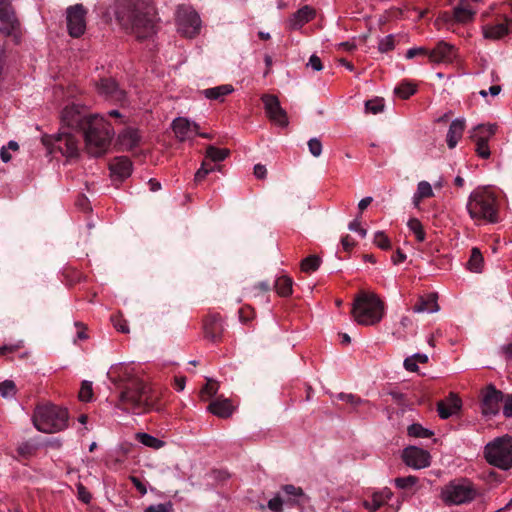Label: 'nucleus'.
Listing matches in <instances>:
<instances>
[{"label": "nucleus", "instance_id": "obj_1", "mask_svg": "<svg viewBox=\"0 0 512 512\" xmlns=\"http://www.w3.org/2000/svg\"><path fill=\"white\" fill-rule=\"evenodd\" d=\"M61 121L68 128L83 132L85 150L90 156L100 157L108 151L114 131L104 117L87 115L82 107L72 104L63 109Z\"/></svg>", "mask_w": 512, "mask_h": 512}, {"label": "nucleus", "instance_id": "obj_2", "mask_svg": "<svg viewBox=\"0 0 512 512\" xmlns=\"http://www.w3.org/2000/svg\"><path fill=\"white\" fill-rule=\"evenodd\" d=\"M112 382L121 389L118 407L125 411L141 414L150 408L149 388L134 373L130 365L119 363L109 373Z\"/></svg>", "mask_w": 512, "mask_h": 512}, {"label": "nucleus", "instance_id": "obj_3", "mask_svg": "<svg viewBox=\"0 0 512 512\" xmlns=\"http://www.w3.org/2000/svg\"><path fill=\"white\" fill-rule=\"evenodd\" d=\"M116 18L138 39H147L156 33V16L150 0H121Z\"/></svg>", "mask_w": 512, "mask_h": 512}, {"label": "nucleus", "instance_id": "obj_4", "mask_svg": "<svg viewBox=\"0 0 512 512\" xmlns=\"http://www.w3.org/2000/svg\"><path fill=\"white\" fill-rule=\"evenodd\" d=\"M351 314L357 324L374 326L384 317V302L373 292L361 291L354 299Z\"/></svg>", "mask_w": 512, "mask_h": 512}, {"label": "nucleus", "instance_id": "obj_5", "mask_svg": "<svg viewBox=\"0 0 512 512\" xmlns=\"http://www.w3.org/2000/svg\"><path fill=\"white\" fill-rule=\"evenodd\" d=\"M466 208L471 219L476 222L497 223L499 221L496 197L488 189L478 188L471 192Z\"/></svg>", "mask_w": 512, "mask_h": 512}, {"label": "nucleus", "instance_id": "obj_6", "mask_svg": "<svg viewBox=\"0 0 512 512\" xmlns=\"http://www.w3.org/2000/svg\"><path fill=\"white\" fill-rule=\"evenodd\" d=\"M480 495L478 487L467 477H458L444 485L440 492L441 500L447 506L470 504Z\"/></svg>", "mask_w": 512, "mask_h": 512}, {"label": "nucleus", "instance_id": "obj_7", "mask_svg": "<svg viewBox=\"0 0 512 512\" xmlns=\"http://www.w3.org/2000/svg\"><path fill=\"white\" fill-rule=\"evenodd\" d=\"M34 427L43 433H57L68 425V411L53 404L38 405L33 413Z\"/></svg>", "mask_w": 512, "mask_h": 512}, {"label": "nucleus", "instance_id": "obj_8", "mask_svg": "<svg viewBox=\"0 0 512 512\" xmlns=\"http://www.w3.org/2000/svg\"><path fill=\"white\" fill-rule=\"evenodd\" d=\"M486 462L500 470L512 467V437L503 435L488 442L483 450Z\"/></svg>", "mask_w": 512, "mask_h": 512}, {"label": "nucleus", "instance_id": "obj_9", "mask_svg": "<svg viewBox=\"0 0 512 512\" xmlns=\"http://www.w3.org/2000/svg\"><path fill=\"white\" fill-rule=\"evenodd\" d=\"M177 31L186 38H193L200 33L201 19L191 7L181 6L176 13Z\"/></svg>", "mask_w": 512, "mask_h": 512}, {"label": "nucleus", "instance_id": "obj_10", "mask_svg": "<svg viewBox=\"0 0 512 512\" xmlns=\"http://www.w3.org/2000/svg\"><path fill=\"white\" fill-rule=\"evenodd\" d=\"M44 143L47 147H51V152L58 151L66 158H76L79 155V140L71 132L61 131Z\"/></svg>", "mask_w": 512, "mask_h": 512}, {"label": "nucleus", "instance_id": "obj_11", "mask_svg": "<svg viewBox=\"0 0 512 512\" xmlns=\"http://www.w3.org/2000/svg\"><path fill=\"white\" fill-rule=\"evenodd\" d=\"M261 99L264 103L265 114L269 121L280 128L288 126V116L286 111L281 107L279 99L275 95L264 94Z\"/></svg>", "mask_w": 512, "mask_h": 512}, {"label": "nucleus", "instance_id": "obj_12", "mask_svg": "<svg viewBox=\"0 0 512 512\" xmlns=\"http://www.w3.org/2000/svg\"><path fill=\"white\" fill-rule=\"evenodd\" d=\"M87 11L82 4H75L67 8L66 20L68 33L72 37H80L86 30Z\"/></svg>", "mask_w": 512, "mask_h": 512}, {"label": "nucleus", "instance_id": "obj_13", "mask_svg": "<svg viewBox=\"0 0 512 512\" xmlns=\"http://www.w3.org/2000/svg\"><path fill=\"white\" fill-rule=\"evenodd\" d=\"M0 32L5 36H15L19 29V21L8 0H0Z\"/></svg>", "mask_w": 512, "mask_h": 512}, {"label": "nucleus", "instance_id": "obj_14", "mask_svg": "<svg viewBox=\"0 0 512 512\" xmlns=\"http://www.w3.org/2000/svg\"><path fill=\"white\" fill-rule=\"evenodd\" d=\"M504 395L493 385L487 386L482 397V414L485 416H495L500 411V405L503 402Z\"/></svg>", "mask_w": 512, "mask_h": 512}, {"label": "nucleus", "instance_id": "obj_15", "mask_svg": "<svg viewBox=\"0 0 512 512\" xmlns=\"http://www.w3.org/2000/svg\"><path fill=\"white\" fill-rule=\"evenodd\" d=\"M404 463L414 469H422L430 465L429 453L421 448L410 446L403 450Z\"/></svg>", "mask_w": 512, "mask_h": 512}, {"label": "nucleus", "instance_id": "obj_16", "mask_svg": "<svg viewBox=\"0 0 512 512\" xmlns=\"http://www.w3.org/2000/svg\"><path fill=\"white\" fill-rule=\"evenodd\" d=\"M456 57V48L444 41L438 42L432 50H428V58L432 63H452Z\"/></svg>", "mask_w": 512, "mask_h": 512}, {"label": "nucleus", "instance_id": "obj_17", "mask_svg": "<svg viewBox=\"0 0 512 512\" xmlns=\"http://www.w3.org/2000/svg\"><path fill=\"white\" fill-rule=\"evenodd\" d=\"M171 126L176 138L181 142L192 138L197 134V130L199 129L196 122L185 117L175 118Z\"/></svg>", "mask_w": 512, "mask_h": 512}, {"label": "nucleus", "instance_id": "obj_18", "mask_svg": "<svg viewBox=\"0 0 512 512\" xmlns=\"http://www.w3.org/2000/svg\"><path fill=\"white\" fill-rule=\"evenodd\" d=\"M461 406V399L456 394L450 393L447 398L438 402L437 412L441 419H448L458 413Z\"/></svg>", "mask_w": 512, "mask_h": 512}, {"label": "nucleus", "instance_id": "obj_19", "mask_svg": "<svg viewBox=\"0 0 512 512\" xmlns=\"http://www.w3.org/2000/svg\"><path fill=\"white\" fill-rule=\"evenodd\" d=\"M469 0H460V3L454 7L452 16L445 14L444 19L449 21L453 19L457 23L466 24L474 19L476 10L470 7Z\"/></svg>", "mask_w": 512, "mask_h": 512}, {"label": "nucleus", "instance_id": "obj_20", "mask_svg": "<svg viewBox=\"0 0 512 512\" xmlns=\"http://www.w3.org/2000/svg\"><path fill=\"white\" fill-rule=\"evenodd\" d=\"M224 331L223 322L219 315H210L204 321L205 337L212 342L218 341Z\"/></svg>", "mask_w": 512, "mask_h": 512}, {"label": "nucleus", "instance_id": "obj_21", "mask_svg": "<svg viewBox=\"0 0 512 512\" xmlns=\"http://www.w3.org/2000/svg\"><path fill=\"white\" fill-rule=\"evenodd\" d=\"M98 91L100 94L116 101H123L125 99V92L121 90L116 81L111 78H104L98 84Z\"/></svg>", "mask_w": 512, "mask_h": 512}, {"label": "nucleus", "instance_id": "obj_22", "mask_svg": "<svg viewBox=\"0 0 512 512\" xmlns=\"http://www.w3.org/2000/svg\"><path fill=\"white\" fill-rule=\"evenodd\" d=\"M437 299L438 297L436 293H429L425 296H421L413 306L412 310L414 313H435L440 309Z\"/></svg>", "mask_w": 512, "mask_h": 512}, {"label": "nucleus", "instance_id": "obj_23", "mask_svg": "<svg viewBox=\"0 0 512 512\" xmlns=\"http://www.w3.org/2000/svg\"><path fill=\"white\" fill-rule=\"evenodd\" d=\"M497 126L495 124H480L470 131V138L474 143H488L495 135Z\"/></svg>", "mask_w": 512, "mask_h": 512}, {"label": "nucleus", "instance_id": "obj_24", "mask_svg": "<svg viewBox=\"0 0 512 512\" xmlns=\"http://www.w3.org/2000/svg\"><path fill=\"white\" fill-rule=\"evenodd\" d=\"M465 130V120L463 118L454 119L448 129L446 135L447 146L449 149H454Z\"/></svg>", "mask_w": 512, "mask_h": 512}, {"label": "nucleus", "instance_id": "obj_25", "mask_svg": "<svg viewBox=\"0 0 512 512\" xmlns=\"http://www.w3.org/2000/svg\"><path fill=\"white\" fill-rule=\"evenodd\" d=\"M315 16V11L310 6H303L297 10L289 19V27L292 30H298L303 25L312 20Z\"/></svg>", "mask_w": 512, "mask_h": 512}, {"label": "nucleus", "instance_id": "obj_26", "mask_svg": "<svg viewBox=\"0 0 512 512\" xmlns=\"http://www.w3.org/2000/svg\"><path fill=\"white\" fill-rule=\"evenodd\" d=\"M111 173L120 179H125L129 177L132 173V162L126 156H120L114 158V160L110 163Z\"/></svg>", "mask_w": 512, "mask_h": 512}, {"label": "nucleus", "instance_id": "obj_27", "mask_svg": "<svg viewBox=\"0 0 512 512\" xmlns=\"http://www.w3.org/2000/svg\"><path fill=\"white\" fill-rule=\"evenodd\" d=\"M393 493L389 488H383L381 491L375 492L370 500H365L363 506L371 511L375 512L386 504L392 497Z\"/></svg>", "mask_w": 512, "mask_h": 512}, {"label": "nucleus", "instance_id": "obj_28", "mask_svg": "<svg viewBox=\"0 0 512 512\" xmlns=\"http://www.w3.org/2000/svg\"><path fill=\"white\" fill-rule=\"evenodd\" d=\"M483 37L489 40H500L509 33V25L505 23L486 24L482 27Z\"/></svg>", "mask_w": 512, "mask_h": 512}, {"label": "nucleus", "instance_id": "obj_29", "mask_svg": "<svg viewBox=\"0 0 512 512\" xmlns=\"http://www.w3.org/2000/svg\"><path fill=\"white\" fill-rule=\"evenodd\" d=\"M208 411L217 417L228 418L233 413V405L229 399L217 398L209 404Z\"/></svg>", "mask_w": 512, "mask_h": 512}, {"label": "nucleus", "instance_id": "obj_30", "mask_svg": "<svg viewBox=\"0 0 512 512\" xmlns=\"http://www.w3.org/2000/svg\"><path fill=\"white\" fill-rule=\"evenodd\" d=\"M118 142L122 150H132L140 142V135L138 130L133 128H126L119 134Z\"/></svg>", "mask_w": 512, "mask_h": 512}, {"label": "nucleus", "instance_id": "obj_31", "mask_svg": "<svg viewBox=\"0 0 512 512\" xmlns=\"http://www.w3.org/2000/svg\"><path fill=\"white\" fill-rule=\"evenodd\" d=\"M282 491L287 496L288 501L291 504H303L308 500L301 487L287 484L282 487Z\"/></svg>", "mask_w": 512, "mask_h": 512}, {"label": "nucleus", "instance_id": "obj_32", "mask_svg": "<svg viewBox=\"0 0 512 512\" xmlns=\"http://www.w3.org/2000/svg\"><path fill=\"white\" fill-rule=\"evenodd\" d=\"M293 280L287 275L278 276L274 281V288L281 297H288L293 292Z\"/></svg>", "mask_w": 512, "mask_h": 512}, {"label": "nucleus", "instance_id": "obj_33", "mask_svg": "<svg viewBox=\"0 0 512 512\" xmlns=\"http://www.w3.org/2000/svg\"><path fill=\"white\" fill-rule=\"evenodd\" d=\"M233 86L224 84L213 88H208L202 91L203 95L208 99L223 100L225 96L233 92Z\"/></svg>", "mask_w": 512, "mask_h": 512}, {"label": "nucleus", "instance_id": "obj_34", "mask_svg": "<svg viewBox=\"0 0 512 512\" xmlns=\"http://www.w3.org/2000/svg\"><path fill=\"white\" fill-rule=\"evenodd\" d=\"M483 256L480 250L474 247L471 250V255L467 263V267L471 272L480 273L483 268Z\"/></svg>", "mask_w": 512, "mask_h": 512}, {"label": "nucleus", "instance_id": "obj_35", "mask_svg": "<svg viewBox=\"0 0 512 512\" xmlns=\"http://www.w3.org/2000/svg\"><path fill=\"white\" fill-rule=\"evenodd\" d=\"M136 439L146 447L153 449H160L164 446V442L148 433L139 432L136 434Z\"/></svg>", "mask_w": 512, "mask_h": 512}, {"label": "nucleus", "instance_id": "obj_36", "mask_svg": "<svg viewBox=\"0 0 512 512\" xmlns=\"http://www.w3.org/2000/svg\"><path fill=\"white\" fill-rule=\"evenodd\" d=\"M407 433L411 437L415 438H430L433 432L429 429L424 428L421 424L413 423L407 428Z\"/></svg>", "mask_w": 512, "mask_h": 512}, {"label": "nucleus", "instance_id": "obj_37", "mask_svg": "<svg viewBox=\"0 0 512 512\" xmlns=\"http://www.w3.org/2000/svg\"><path fill=\"white\" fill-rule=\"evenodd\" d=\"M229 155V150L220 149L215 146H208L206 150V157L213 162L223 161Z\"/></svg>", "mask_w": 512, "mask_h": 512}, {"label": "nucleus", "instance_id": "obj_38", "mask_svg": "<svg viewBox=\"0 0 512 512\" xmlns=\"http://www.w3.org/2000/svg\"><path fill=\"white\" fill-rule=\"evenodd\" d=\"M407 226L410 229V231L414 233L415 238L418 242H423L425 240V231L423 229L421 222L418 219H410L407 223Z\"/></svg>", "mask_w": 512, "mask_h": 512}, {"label": "nucleus", "instance_id": "obj_39", "mask_svg": "<svg viewBox=\"0 0 512 512\" xmlns=\"http://www.w3.org/2000/svg\"><path fill=\"white\" fill-rule=\"evenodd\" d=\"M320 258L315 255L306 257L301 262V269L303 272L310 273L316 271L320 266Z\"/></svg>", "mask_w": 512, "mask_h": 512}, {"label": "nucleus", "instance_id": "obj_40", "mask_svg": "<svg viewBox=\"0 0 512 512\" xmlns=\"http://www.w3.org/2000/svg\"><path fill=\"white\" fill-rule=\"evenodd\" d=\"M395 44V35H387L379 40L378 50L381 53H387L395 48Z\"/></svg>", "mask_w": 512, "mask_h": 512}, {"label": "nucleus", "instance_id": "obj_41", "mask_svg": "<svg viewBox=\"0 0 512 512\" xmlns=\"http://www.w3.org/2000/svg\"><path fill=\"white\" fill-rule=\"evenodd\" d=\"M416 92V87L410 83H401L395 88V93L402 99H408Z\"/></svg>", "mask_w": 512, "mask_h": 512}, {"label": "nucleus", "instance_id": "obj_42", "mask_svg": "<svg viewBox=\"0 0 512 512\" xmlns=\"http://www.w3.org/2000/svg\"><path fill=\"white\" fill-rule=\"evenodd\" d=\"M373 242L378 248L382 250L391 249V241L383 231H377L374 234Z\"/></svg>", "mask_w": 512, "mask_h": 512}, {"label": "nucleus", "instance_id": "obj_43", "mask_svg": "<svg viewBox=\"0 0 512 512\" xmlns=\"http://www.w3.org/2000/svg\"><path fill=\"white\" fill-rule=\"evenodd\" d=\"M383 99L375 98L365 102V111L367 113L378 114L383 111Z\"/></svg>", "mask_w": 512, "mask_h": 512}, {"label": "nucleus", "instance_id": "obj_44", "mask_svg": "<svg viewBox=\"0 0 512 512\" xmlns=\"http://www.w3.org/2000/svg\"><path fill=\"white\" fill-rule=\"evenodd\" d=\"M417 199L418 198H430L434 196L432 186L427 181H420L417 185Z\"/></svg>", "mask_w": 512, "mask_h": 512}, {"label": "nucleus", "instance_id": "obj_45", "mask_svg": "<svg viewBox=\"0 0 512 512\" xmlns=\"http://www.w3.org/2000/svg\"><path fill=\"white\" fill-rule=\"evenodd\" d=\"M93 397L92 382L84 380L79 391V399L83 402H89Z\"/></svg>", "mask_w": 512, "mask_h": 512}, {"label": "nucleus", "instance_id": "obj_46", "mask_svg": "<svg viewBox=\"0 0 512 512\" xmlns=\"http://www.w3.org/2000/svg\"><path fill=\"white\" fill-rule=\"evenodd\" d=\"M418 478L416 476L409 475L407 477H398L394 479V483L399 489H407L416 485Z\"/></svg>", "mask_w": 512, "mask_h": 512}, {"label": "nucleus", "instance_id": "obj_47", "mask_svg": "<svg viewBox=\"0 0 512 512\" xmlns=\"http://www.w3.org/2000/svg\"><path fill=\"white\" fill-rule=\"evenodd\" d=\"M16 393V387L13 381L5 380L0 383V395L4 398L13 397Z\"/></svg>", "mask_w": 512, "mask_h": 512}, {"label": "nucleus", "instance_id": "obj_48", "mask_svg": "<svg viewBox=\"0 0 512 512\" xmlns=\"http://www.w3.org/2000/svg\"><path fill=\"white\" fill-rule=\"evenodd\" d=\"M173 505L171 502L150 505L145 508V512H172Z\"/></svg>", "mask_w": 512, "mask_h": 512}, {"label": "nucleus", "instance_id": "obj_49", "mask_svg": "<svg viewBox=\"0 0 512 512\" xmlns=\"http://www.w3.org/2000/svg\"><path fill=\"white\" fill-rule=\"evenodd\" d=\"M338 398L340 400H343L347 403H350L352 406H357V405H360V404H367L368 402L365 401V400H362L361 398H359L358 396L354 395V394H346V393H340L338 395Z\"/></svg>", "mask_w": 512, "mask_h": 512}, {"label": "nucleus", "instance_id": "obj_50", "mask_svg": "<svg viewBox=\"0 0 512 512\" xmlns=\"http://www.w3.org/2000/svg\"><path fill=\"white\" fill-rule=\"evenodd\" d=\"M111 321L117 331L121 333H129L128 323L121 316H114L111 318Z\"/></svg>", "mask_w": 512, "mask_h": 512}, {"label": "nucleus", "instance_id": "obj_51", "mask_svg": "<svg viewBox=\"0 0 512 512\" xmlns=\"http://www.w3.org/2000/svg\"><path fill=\"white\" fill-rule=\"evenodd\" d=\"M308 148H309L310 153L314 157H319L322 153V143L317 138H311L308 141Z\"/></svg>", "mask_w": 512, "mask_h": 512}, {"label": "nucleus", "instance_id": "obj_52", "mask_svg": "<svg viewBox=\"0 0 512 512\" xmlns=\"http://www.w3.org/2000/svg\"><path fill=\"white\" fill-rule=\"evenodd\" d=\"M476 153L482 159H488L491 155L488 143H475Z\"/></svg>", "mask_w": 512, "mask_h": 512}, {"label": "nucleus", "instance_id": "obj_53", "mask_svg": "<svg viewBox=\"0 0 512 512\" xmlns=\"http://www.w3.org/2000/svg\"><path fill=\"white\" fill-rule=\"evenodd\" d=\"M416 56H427L428 50L424 47H413L407 50L405 57L406 59H412Z\"/></svg>", "mask_w": 512, "mask_h": 512}, {"label": "nucleus", "instance_id": "obj_54", "mask_svg": "<svg viewBox=\"0 0 512 512\" xmlns=\"http://www.w3.org/2000/svg\"><path fill=\"white\" fill-rule=\"evenodd\" d=\"M218 384L212 380H209L208 383L202 388L201 394L202 396L207 395L208 397H212L217 393Z\"/></svg>", "mask_w": 512, "mask_h": 512}, {"label": "nucleus", "instance_id": "obj_55", "mask_svg": "<svg viewBox=\"0 0 512 512\" xmlns=\"http://www.w3.org/2000/svg\"><path fill=\"white\" fill-rule=\"evenodd\" d=\"M217 169L216 166H211L209 168H206V162L202 164L200 169L195 173V181H201L203 180L207 174H209L212 171H215Z\"/></svg>", "mask_w": 512, "mask_h": 512}, {"label": "nucleus", "instance_id": "obj_56", "mask_svg": "<svg viewBox=\"0 0 512 512\" xmlns=\"http://www.w3.org/2000/svg\"><path fill=\"white\" fill-rule=\"evenodd\" d=\"M21 347L22 341L10 345H0V356H5L7 353L15 352Z\"/></svg>", "mask_w": 512, "mask_h": 512}, {"label": "nucleus", "instance_id": "obj_57", "mask_svg": "<svg viewBox=\"0 0 512 512\" xmlns=\"http://www.w3.org/2000/svg\"><path fill=\"white\" fill-rule=\"evenodd\" d=\"M307 66L311 67L314 71H321L323 69L321 59L315 54L310 56Z\"/></svg>", "mask_w": 512, "mask_h": 512}, {"label": "nucleus", "instance_id": "obj_58", "mask_svg": "<svg viewBox=\"0 0 512 512\" xmlns=\"http://www.w3.org/2000/svg\"><path fill=\"white\" fill-rule=\"evenodd\" d=\"M283 500L280 497H274L269 500L268 508L274 512L282 511Z\"/></svg>", "mask_w": 512, "mask_h": 512}, {"label": "nucleus", "instance_id": "obj_59", "mask_svg": "<svg viewBox=\"0 0 512 512\" xmlns=\"http://www.w3.org/2000/svg\"><path fill=\"white\" fill-rule=\"evenodd\" d=\"M503 402V415L506 418L512 417V395H508L506 398H504Z\"/></svg>", "mask_w": 512, "mask_h": 512}, {"label": "nucleus", "instance_id": "obj_60", "mask_svg": "<svg viewBox=\"0 0 512 512\" xmlns=\"http://www.w3.org/2000/svg\"><path fill=\"white\" fill-rule=\"evenodd\" d=\"M404 368L409 372H417L418 371V364L416 363V360L413 358V356H409L405 358L403 362Z\"/></svg>", "mask_w": 512, "mask_h": 512}, {"label": "nucleus", "instance_id": "obj_61", "mask_svg": "<svg viewBox=\"0 0 512 512\" xmlns=\"http://www.w3.org/2000/svg\"><path fill=\"white\" fill-rule=\"evenodd\" d=\"M270 291V285L267 282L258 283V298L263 294V298L266 303H269V295L267 293Z\"/></svg>", "mask_w": 512, "mask_h": 512}, {"label": "nucleus", "instance_id": "obj_62", "mask_svg": "<svg viewBox=\"0 0 512 512\" xmlns=\"http://www.w3.org/2000/svg\"><path fill=\"white\" fill-rule=\"evenodd\" d=\"M131 482L135 486V488L140 492L141 495H145L147 493V489L145 484L137 477H130Z\"/></svg>", "mask_w": 512, "mask_h": 512}, {"label": "nucleus", "instance_id": "obj_63", "mask_svg": "<svg viewBox=\"0 0 512 512\" xmlns=\"http://www.w3.org/2000/svg\"><path fill=\"white\" fill-rule=\"evenodd\" d=\"M78 496L79 499L84 503H89L91 500V495L86 491L85 487L82 485L78 486Z\"/></svg>", "mask_w": 512, "mask_h": 512}, {"label": "nucleus", "instance_id": "obj_64", "mask_svg": "<svg viewBox=\"0 0 512 512\" xmlns=\"http://www.w3.org/2000/svg\"><path fill=\"white\" fill-rule=\"evenodd\" d=\"M393 264L398 265L406 260V254L398 249L391 257Z\"/></svg>", "mask_w": 512, "mask_h": 512}]
</instances>
